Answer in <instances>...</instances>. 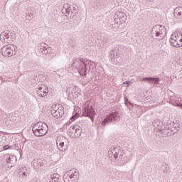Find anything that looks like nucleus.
<instances>
[{
    "label": "nucleus",
    "mask_w": 182,
    "mask_h": 182,
    "mask_svg": "<svg viewBox=\"0 0 182 182\" xmlns=\"http://www.w3.org/2000/svg\"><path fill=\"white\" fill-rule=\"evenodd\" d=\"M32 130L35 136L37 137H42L48 133L49 128H48V124H46V123L40 122L33 126Z\"/></svg>",
    "instance_id": "nucleus-1"
},
{
    "label": "nucleus",
    "mask_w": 182,
    "mask_h": 182,
    "mask_svg": "<svg viewBox=\"0 0 182 182\" xmlns=\"http://www.w3.org/2000/svg\"><path fill=\"white\" fill-rule=\"evenodd\" d=\"M86 62H85L83 59L80 58L74 60L73 63V69L77 70V72H78L81 76H85V75H86Z\"/></svg>",
    "instance_id": "nucleus-2"
},
{
    "label": "nucleus",
    "mask_w": 182,
    "mask_h": 182,
    "mask_svg": "<svg viewBox=\"0 0 182 182\" xmlns=\"http://www.w3.org/2000/svg\"><path fill=\"white\" fill-rule=\"evenodd\" d=\"M79 180V171L76 168L66 171L63 175L64 182H77Z\"/></svg>",
    "instance_id": "nucleus-3"
},
{
    "label": "nucleus",
    "mask_w": 182,
    "mask_h": 182,
    "mask_svg": "<svg viewBox=\"0 0 182 182\" xmlns=\"http://www.w3.org/2000/svg\"><path fill=\"white\" fill-rule=\"evenodd\" d=\"M151 35L152 38H154L155 36L158 41H161V39H164L166 36V27H164V26H154V28H152Z\"/></svg>",
    "instance_id": "nucleus-4"
},
{
    "label": "nucleus",
    "mask_w": 182,
    "mask_h": 182,
    "mask_svg": "<svg viewBox=\"0 0 182 182\" xmlns=\"http://www.w3.org/2000/svg\"><path fill=\"white\" fill-rule=\"evenodd\" d=\"M17 47L15 45H7L1 48V53L3 56H6L9 58V56H14V55H16Z\"/></svg>",
    "instance_id": "nucleus-5"
},
{
    "label": "nucleus",
    "mask_w": 182,
    "mask_h": 182,
    "mask_svg": "<svg viewBox=\"0 0 182 182\" xmlns=\"http://www.w3.org/2000/svg\"><path fill=\"white\" fill-rule=\"evenodd\" d=\"M56 144L58 150L60 151H66L68 150V144H69V140L62 135L57 137Z\"/></svg>",
    "instance_id": "nucleus-6"
},
{
    "label": "nucleus",
    "mask_w": 182,
    "mask_h": 182,
    "mask_svg": "<svg viewBox=\"0 0 182 182\" xmlns=\"http://www.w3.org/2000/svg\"><path fill=\"white\" fill-rule=\"evenodd\" d=\"M120 120V114L117 112H111L107 115L105 119L102 122V126H106L113 122H119Z\"/></svg>",
    "instance_id": "nucleus-7"
},
{
    "label": "nucleus",
    "mask_w": 182,
    "mask_h": 182,
    "mask_svg": "<svg viewBox=\"0 0 182 182\" xmlns=\"http://www.w3.org/2000/svg\"><path fill=\"white\" fill-rule=\"evenodd\" d=\"M82 116L85 117H90L92 122L95 121V116H96V111L93 109L92 105H89L88 103H86L84 106V109L82 112Z\"/></svg>",
    "instance_id": "nucleus-8"
},
{
    "label": "nucleus",
    "mask_w": 182,
    "mask_h": 182,
    "mask_svg": "<svg viewBox=\"0 0 182 182\" xmlns=\"http://www.w3.org/2000/svg\"><path fill=\"white\" fill-rule=\"evenodd\" d=\"M182 35L175 33L171 35L170 43L174 48H180L182 46Z\"/></svg>",
    "instance_id": "nucleus-9"
},
{
    "label": "nucleus",
    "mask_w": 182,
    "mask_h": 182,
    "mask_svg": "<svg viewBox=\"0 0 182 182\" xmlns=\"http://www.w3.org/2000/svg\"><path fill=\"white\" fill-rule=\"evenodd\" d=\"M166 133L164 136H173V134H176L178 133V130H180V127H177V124L173 123L167 124L164 127Z\"/></svg>",
    "instance_id": "nucleus-10"
},
{
    "label": "nucleus",
    "mask_w": 182,
    "mask_h": 182,
    "mask_svg": "<svg viewBox=\"0 0 182 182\" xmlns=\"http://www.w3.org/2000/svg\"><path fill=\"white\" fill-rule=\"evenodd\" d=\"M51 114L53 116V117H55V119H59L62 117V116L65 114V110L63 109V107L59 105H53L51 109Z\"/></svg>",
    "instance_id": "nucleus-11"
},
{
    "label": "nucleus",
    "mask_w": 182,
    "mask_h": 182,
    "mask_svg": "<svg viewBox=\"0 0 182 182\" xmlns=\"http://www.w3.org/2000/svg\"><path fill=\"white\" fill-rule=\"evenodd\" d=\"M153 127H154V132L155 133H161V134H164L166 133V128H164L166 126H164V124H163L162 121H160L159 119H155L152 122Z\"/></svg>",
    "instance_id": "nucleus-12"
},
{
    "label": "nucleus",
    "mask_w": 182,
    "mask_h": 182,
    "mask_svg": "<svg viewBox=\"0 0 182 182\" xmlns=\"http://www.w3.org/2000/svg\"><path fill=\"white\" fill-rule=\"evenodd\" d=\"M68 133L71 136L79 137L82 134V129L79 125H73L68 129Z\"/></svg>",
    "instance_id": "nucleus-13"
},
{
    "label": "nucleus",
    "mask_w": 182,
    "mask_h": 182,
    "mask_svg": "<svg viewBox=\"0 0 182 182\" xmlns=\"http://www.w3.org/2000/svg\"><path fill=\"white\" fill-rule=\"evenodd\" d=\"M114 161L118 166H124V164L128 163L129 158H127V155H126L124 152L121 151V153L118 155Z\"/></svg>",
    "instance_id": "nucleus-14"
},
{
    "label": "nucleus",
    "mask_w": 182,
    "mask_h": 182,
    "mask_svg": "<svg viewBox=\"0 0 182 182\" xmlns=\"http://www.w3.org/2000/svg\"><path fill=\"white\" fill-rule=\"evenodd\" d=\"M48 161L45 159H34L33 161V168L36 170H42L43 167H46Z\"/></svg>",
    "instance_id": "nucleus-15"
},
{
    "label": "nucleus",
    "mask_w": 182,
    "mask_h": 182,
    "mask_svg": "<svg viewBox=\"0 0 182 182\" xmlns=\"http://www.w3.org/2000/svg\"><path fill=\"white\" fill-rule=\"evenodd\" d=\"M122 150L119 147H112L108 151V157L111 160H116L119 155L120 154Z\"/></svg>",
    "instance_id": "nucleus-16"
},
{
    "label": "nucleus",
    "mask_w": 182,
    "mask_h": 182,
    "mask_svg": "<svg viewBox=\"0 0 182 182\" xmlns=\"http://www.w3.org/2000/svg\"><path fill=\"white\" fill-rule=\"evenodd\" d=\"M38 49L40 52H41V53H43V55H48V53H49V52L51 50L50 47H49V46L45 43H41L38 44Z\"/></svg>",
    "instance_id": "nucleus-17"
},
{
    "label": "nucleus",
    "mask_w": 182,
    "mask_h": 182,
    "mask_svg": "<svg viewBox=\"0 0 182 182\" xmlns=\"http://www.w3.org/2000/svg\"><path fill=\"white\" fill-rule=\"evenodd\" d=\"M109 56L112 59V61L114 62L115 63H117L122 60V56H120V54L116 50H111Z\"/></svg>",
    "instance_id": "nucleus-18"
},
{
    "label": "nucleus",
    "mask_w": 182,
    "mask_h": 182,
    "mask_svg": "<svg viewBox=\"0 0 182 182\" xmlns=\"http://www.w3.org/2000/svg\"><path fill=\"white\" fill-rule=\"evenodd\" d=\"M48 93H49V89L45 85L39 87L38 90H37V95L40 97H45V96H48Z\"/></svg>",
    "instance_id": "nucleus-19"
},
{
    "label": "nucleus",
    "mask_w": 182,
    "mask_h": 182,
    "mask_svg": "<svg viewBox=\"0 0 182 182\" xmlns=\"http://www.w3.org/2000/svg\"><path fill=\"white\" fill-rule=\"evenodd\" d=\"M117 23H124L126 22V14L123 12H118L115 16Z\"/></svg>",
    "instance_id": "nucleus-20"
},
{
    "label": "nucleus",
    "mask_w": 182,
    "mask_h": 182,
    "mask_svg": "<svg viewBox=\"0 0 182 182\" xmlns=\"http://www.w3.org/2000/svg\"><path fill=\"white\" fill-rule=\"evenodd\" d=\"M29 173H31V171L28 168L23 167L18 172L19 177L21 178H27L29 176Z\"/></svg>",
    "instance_id": "nucleus-21"
},
{
    "label": "nucleus",
    "mask_w": 182,
    "mask_h": 182,
    "mask_svg": "<svg viewBox=\"0 0 182 182\" xmlns=\"http://www.w3.org/2000/svg\"><path fill=\"white\" fill-rule=\"evenodd\" d=\"M86 70H88L91 73L96 72V64L92 61H86Z\"/></svg>",
    "instance_id": "nucleus-22"
},
{
    "label": "nucleus",
    "mask_w": 182,
    "mask_h": 182,
    "mask_svg": "<svg viewBox=\"0 0 182 182\" xmlns=\"http://www.w3.org/2000/svg\"><path fill=\"white\" fill-rule=\"evenodd\" d=\"M144 82H149L151 85H154V86H157L159 85V82H160L159 78H154V77H145L143 79Z\"/></svg>",
    "instance_id": "nucleus-23"
},
{
    "label": "nucleus",
    "mask_w": 182,
    "mask_h": 182,
    "mask_svg": "<svg viewBox=\"0 0 182 182\" xmlns=\"http://www.w3.org/2000/svg\"><path fill=\"white\" fill-rule=\"evenodd\" d=\"M9 31H4L0 35V41L2 42H9Z\"/></svg>",
    "instance_id": "nucleus-24"
},
{
    "label": "nucleus",
    "mask_w": 182,
    "mask_h": 182,
    "mask_svg": "<svg viewBox=\"0 0 182 182\" xmlns=\"http://www.w3.org/2000/svg\"><path fill=\"white\" fill-rule=\"evenodd\" d=\"M181 101H182L181 97H179L177 96H172L170 97L169 103H171V105H173V106H176L175 105V103H180V102Z\"/></svg>",
    "instance_id": "nucleus-25"
},
{
    "label": "nucleus",
    "mask_w": 182,
    "mask_h": 182,
    "mask_svg": "<svg viewBox=\"0 0 182 182\" xmlns=\"http://www.w3.org/2000/svg\"><path fill=\"white\" fill-rule=\"evenodd\" d=\"M59 178H60V176L58 173H54L50 177V182H59Z\"/></svg>",
    "instance_id": "nucleus-26"
},
{
    "label": "nucleus",
    "mask_w": 182,
    "mask_h": 182,
    "mask_svg": "<svg viewBox=\"0 0 182 182\" xmlns=\"http://www.w3.org/2000/svg\"><path fill=\"white\" fill-rule=\"evenodd\" d=\"M15 41H16V33L9 32V42H15Z\"/></svg>",
    "instance_id": "nucleus-27"
},
{
    "label": "nucleus",
    "mask_w": 182,
    "mask_h": 182,
    "mask_svg": "<svg viewBox=\"0 0 182 182\" xmlns=\"http://www.w3.org/2000/svg\"><path fill=\"white\" fill-rule=\"evenodd\" d=\"M79 116H80V113L75 112L68 122L67 124H70L73 122H75V120H76V119H77Z\"/></svg>",
    "instance_id": "nucleus-28"
},
{
    "label": "nucleus",
    "mask_w": 182,
    "mask_h": 182,
    "mask_svg": "<svg viewBox=\"0 0 182 182\" xmlns=\"http://www.w3.org/2000/svg\"><path fill=\"white\" fill-rule=\"evenodd\" d=\"M63 11L65 12H66V16H68V15H70V12L72 11V9H70V6H69V4H65L64 5V9H63Z\"/></svg>",
    "instance_id": "nucleus-29"
},
{
    "label": "nucleus",
    "mask_w": 182,
    "mask_h": 182,
    "mask_svg": "<svg viewBox=\"0 0 182 182\" xmlns=\"http://www.w3.org/2000/svg\"><path fill=\"white\" fill-rule=\"evenodd\" d=\"M174 12H175V15H177L178 16H181V15H182V7L181 6L176 7L174 9Z\"/></svg>",
    "instance_id": "nucleus-30"
},
{
    "label": "nucleus",
    "mask_w": 182,
    "mask_h": 182,
    "mask_svg": "<svg viewBox=\"0 0 182 182\" xmlns=\"http://www.w3.org/2000/svg\"><path fill=\"white\" fill-rule=\"evenodd\" d=\"M72 95H73V97L74 99H76L77 97H80V96H82V91H73L72 92Z\"/></svg>",
    "instance_id": "nucleus-31"
},
{
    "label": "nucleus",
    "mask_w": 182,
    "mask_h": 182,
    "mask_svg": "<svg viewBox=\"0 0 182 182\" xmlns=\"http://www.w3.org/2000/svg\"><path fill=\"white\" fill-rule=\"evenodd\" d=\"M14 161H16V156H11L9 159H6V162L8 164L9 163H14Z\"/></svg>",
    "instance_id": "nucleus-32"
},
{
    "label": "nucleus",
    "mask_w": 182,
    "mask_h": 182,
    "mask_svg": "<svg viewBox=\"0 0 182 182\" xmlns=\"http://www.w3.org/2000/svg\"><path fill=\"white\" fill-rule=\"evenodd\" d=\"M125 105L129 109H133V107H136V106H137L136 105L132 104L130 102L127 101V100L125 101Z\"/></svg>",
    "instance_id": "nucleus-33"
},
{
    "label": "nucleus",
    "mask_w": 182,
    "mask_h": 182,
    "mask_svg": "<svg viewBox=\"0 0 182 182\" xmlns=\"http://www.w3.org/2000/svg\"><path fill=\"white\" fill-rule=\"evenodd\" d=\"M8 117V115H6V113L3 112L0 117L1 120H4V119H6V117Z\"/></svg>",
    "instance_id": "nucleus-34"
},
{
    "label": "nucleus",
    "mask_w": 182,
    "mask_h": 182,
    "mask_svg": "<svg viewBox=\"0 0 182 182\" xmlns=\"http://www.w3.org/2000/svg\"><path fill=\"white\" fill-rule=\"evenodd\" d=\"M123 85H127V86H129V85H130V81H125L123 82Z\"/></svg>",
    "instance_id": "nucleus-35"
},
{
    "label": "nucleus",
    "mask_w": 182,
    "mask_h": 182,
    "mask_svg": "<svg viewBox=\"0 0 182 182\" xmlns=\"http://www.w3.org/2000/svg\"><path fill=\"white\" fill-rule=\"evenodd\" d=\"M10 146H9L8 145H6L4 146V150H8V149H9Z\"/></svg>",
    "instance_id": "nucleus-36"
},
{
    "label": "nucleus",
    "mask_w": 182,
    "mask_h": 182,
    "mask_svg": "<svg viewBox=\"0 0 182 182\" xmlns=\"http://www.w3.org/2000/svg\"><path fill=\"white\" fill-rule=\"evenodd\" d=\"M168 170H169L168 166H166V169L164 170V173H167V171H168Z\"/></svg>",
    "instance_id": "nucleus-37"
}]
</instances>
